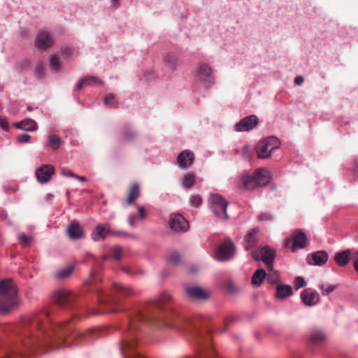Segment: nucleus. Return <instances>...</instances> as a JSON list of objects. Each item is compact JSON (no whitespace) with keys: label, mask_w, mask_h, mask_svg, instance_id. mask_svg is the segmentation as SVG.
<instances>
[{"label":"nucleus","mask_w":358,"mask_h":358,"mask_svg":"<svg viewBox=\"0 0 358 358\" xmlns=\"http://www.w3.org/2000/svg\"><path fill=\"white\" fill-rule=\"evenodd\" d=\"M301 298L304 304L312 306L318 301L319 294L315 290L308 288L301 292Z\"/></svg>","instance_id":"aec40b11"},{"label":"nucleus","mask_w":358,"mask_h":358,"mask_svg":"<svg viewBox=\"0 0 358 358\" xmlns=\"http://www.w3.org/2000/svg\"><path fill=\"white\" fill-rule=\"evenodd\" d=\"M259 118L255 115H250L242 118L236 125V131H250L256 128L259 124Z\"/></svg>","instance_id":"9d476101"},{"label":"nucleus","mask_w":358,"mask_h":358,"mask_svg":"<svg viewBox=\"0 0 358 358\" xmlns=\"http://www.w3.org/2000/svg\"><path fill=\"white\" fill-rule=\"evenodd\" d=\"M194 157L193 152L185 150L178 155L177 162L180 168H186L193 163Z\"/></svg>","instance_id":"412c9836"},{"label":"nucleus","mask_w":358,"mask_h":358,"mask_svg":"<svg viewBox=\"0 0 358 358\" xmlns=\"http://www.w3.org/2000/svg\"><path fill=\"white\" fill-rule=\"evenodd\" d=\"M271 178V173L266 169H259L252 175L244 173L241 176L243 185L248 190H252L257 186L268 185Z\"/></svg>","instance_id":"7ed1b4c3"},{"label":"nucleus","mask_w":358,"mask_h":358,"mask_svg":"<svg viewBox=\"0 0 358 358\" xmlns=\"http://www.w3.org/2000/svg\"><path fill=\"white\" fill-rule=\"evenodd\" d=\"M170 228L176 232H185L189 229V222L178 213L172 214L169 219Z\"/></svg>","instance_id":"9b49d317"},{"label":"nucleus","mask_w":358,"mask_h":358,"mask_svg":"<svg viewBox=\"0 0 358 358\" xmlns=\"http://www.w3.org/2000/svg\"><path fill=\"white\" fill-rule=\"evenodd\" d=\"M290 240H291V238L289 237H288L286 238L285 242V247L287 249L289 248Z\"/></svg>","instance_id":"0e129e2a"},{"label":"nucleus","mask_w":358,"mask_h":358,"mask_svg":"<svg viewBox=\"0 0 358 358\" xmlns=\"http://www.w3.org/2000/svg\"><path fill=\"white\" fill-rule=\"evenodd\" d=\"M306 285V282L303 277L298 276L294 279V287L296 289L303 287Z\"/></svg>","instance_id":"49530a36"},{"label":"nucleus","mask_w":358,"mask_h":358,"mask_svg":"<svg viewBox=\"0 0 358 358\" xmlns=\"http://www.w3.org/2000/svg\"><path fill=\"white\" fill-rule=\"evenodd\" d=\"M136 137V134L130 129H125L122 132L120 141L123 142H131Z\"/></svg>","instance_id":"f704fd0d"},{"label":"nucleus","mask_w":358,"mask_h":358,"mask_svg":"<svg viewBox=\"0 0 358 358\" xmlns=\"http://www.w3.org/2000/svg\"><path fill=\"white\" fill-rule=\"evenodd\" d=\"M137 218L136 215H129L128 216V222L131 227H135V219Z\"/></svg>","instance_id":"13d9d810"},{"label":"nucleus","mask_w":358,"mask_h":358,"mask_svg":"<svg viewBox=\"0 0 358 358\" xmlns=\"http://www.w3.org/2000/svg\"><path fill=\"white\" fill-rule=\"evenodd\" d=\"M319 288L322 290V294L323 295H327L333 292L336 287L334 285H328L326 287L324 285H320Z\"/></svg>","instance_id":"de8ad7c7"},{"label":"nucleus","mask_w":358,"mask_h":358,"mask_svg":"<svg viewBox=\"0 0 358 358\" xmlns=\"http://www.w3.org/2000/svg\"><path fill=\"white\" fill-rule=\"evenodd\" d=\"M112 291L113 294H117L122 296H129L134 294L131 287L117 282L113 283Z\"/></svg>","instance_id":"4be33fe9"},{"label":"nucleus","mask_w":358,"mask_h":358,"mask_svg":"<svg viewBox=\"0 0 358 358\" xmlns=\"http://www.w3.org/2000/svg\"><path fill=\"white\" fill-rule=\"evenodd\" d=\"M17 289L11 278L0 280V313L10 311L17 303Z\"/></svg>","instance_id":"f03ea898"},{"label":"nucleus","mask_w":358,"mask_h":358,"mask_svg":"<svg viewBox=\"0 0 358 358\" xmlns=\"http://www.w3.org/2000/svg\"><path fill=\"white\" fill-rule=\"evenodd\" d=\"M242 156L243 158L249 159L250 158V149L248 145H245L243 148Z\"/></svg>","instance_id":"864d4df0"},{"label":"nucleus","mask_w":358,"mask_h":358,"mask_svg":"<svg viewBox=\"0 0 358 358\" xmlns=\"http://www.w3.org/2000/svg\"><path fill=\"white\" fill-rule=\"evenodd\" d=\"M98 337L97 330H88L86 331L78 332L75 335V338L78 340L77 343L88 342Z\"/></svg>","instance_id":"5701e85b"},{"label":"nucleus","mask_w":358,"mask_h":358,"mask_svg":"<svg viewBox=\"0 0 358 358\" xmlns=\"http://www.w3.org/2000/svg\"><path fill=\"white\" fill-rule=\"evenodd\" d=\"M215 76L212 68L206 63H199L195 70V81L206 88L215 84Z\"/></svg>","instance_id":"20e7f679"},{"label":"nucleus","mask_w":358,"mask_h":358,"mask_svg":"<svg viewBox=\"0 0 358 358\" xmlns=\"http://www.w3.org/2000/svg\"><path fill=\"white\" fill-rule=\"evenodd\" d=\"M353 172L355 176L358 177V158L355 162Z\"/></svg>","instance_id":"680f3d73"},{"label":"nucleus","mask_w":358,"mask_h":358,"mask_svg":"<svg viewBox=\"0 0 358 358\" xmlns=\"http://www.w3.org/2000/svg\"><path fill=\"white\" fill-rule=\"evenodd\" d=\"M304 81L303 77L301 76H296L294 78V83L297 85H301Z\"/></svg>","instance_id":"bf43d9fd"},{"label":"nucleus","mask_w":358,"mask_h":358,"mask_svg":"<svg viewBox=\"0 0 358 358\" xmlns=\"http://www.w3.org/2000/svg\"><path fill=\"white\" fill-rule=\"evenodd\" d=\"M0 127L5 131L8 130L9 126L6 119L0 117Z\"/></svg>","instance_id":"5fc2aeb1"},{"label":"nucleus","mask_w":358,"mask_h":358,"mask_svg":"<svg viewBox=\"0 0 358 358\" xmlns=\"http://www.w3.org/2000/svg\"><path fill=\"white\" fill-rule=\"evenodd\" d=\"M327 340V334L321 329H315L313 330L310 336V341L314 345H320L326 342Z\"/></svg>","instance_id":"b1692460"},{"label":"nucleus","mask_w":358,"mask_h":358,"mask_svg":"<svg viewBox=\"0 0 358 358\" xmlns=\"http://www.w3.org/2000/svg\"><path fill=\"white\" fill-rule=\"evenodd\" d=\"M224 287L226 289L232 294H235L239 292L240 289L236 285V284L231 280H227L224 282Z\"/></svg>","instance_id":"58836bf2"},{"label":"nucleus","mask_w":358,"mask_h":358,"mask_svg":"<svg viewBox=\"0 0 358 358\" xmlns=\"http://www.w3.org/2000/svg\"><path fill=\"white\" fill-rule=\"evenodd\" d=\"M15 127L17 129L29 131H36L38 128L37 123L29 118L16 122Z\"/></svg>","instance_id":"a878e982"},{"label":"nucleus","mask_w":358,"mask_h":358,"mask_svg":"<svg viewBox=\"0 0 358 358\" xmlns=\"http://www.w3.org/2000/svg\"><path fill=\"white\" fill-rule=\"evenodd\" d=\"M257 234H258V229H252L246 236L245 238V248L246 250H249L250 248H252L257 240Z\"/></svg>","instance_id":"c85d7f7f"},{"label":"nucleus","mask_w":358,"mask_h":358,"mask_svg":"<svg viewBox=\"0 0 358 358\" xmlns=\"http://www.w3.org/2000/svg\"><path fill=\"white\" fill-rule=\"evenodd\" d=\"M114 101V96L112 94H108L104 96V103L106 105H111Z\"/></svg>","instance_id":"603ef678"},{"label":"nucleus","mask_w":358,"mask_h":358,"mask_svg":"<svg viewBox=\"0 0 358 358\" xmlns=\"http://www.w3.org/2000/svg\"><path fill=\"white\" fill-rule=\"evenodd\" d=\"M53 300L59 306H66L73 302L74 295L65 289L57 290L53 294Z\"/></svg>","instance_id":"ddd939ff"},{"label":"nucleus","mask_w":358,"mask_h":358,"mask_svg":"<svg viewBox=\"0 0 358 358\" xmlns=\"http://www.w3.org/2000/svg\"><path fill=\"white\" fill-rule=\"evenodd\" d=\"M50 65L52 69L59 71L61 66L59 59L55 55H52L50 59Z\"/></svg>","instance_id":"ea45409f"},{"label":"nucleus","mask_w":358,"mask_h":358,"mask_svg":"<svg viewBox=\"0 0 358 358\" xmlns=\"http://www.w3.org/2000/svg\"><path fill=\"white\" fill-rule=\"evenodd\" d=\"M272 217L270 213H262L259 216V220L262 221H267L271 220Z\"/></svg>","instance_id":"6e6d98bb"},{"label":"nucleus","mask_w":358,"mask_h":358,"mask_svg":"<svg viewBox=\"0 0 358 358\" xmlns=\"http://www.w3.org/2000/svg\"><path fill=\"white\" fill-rule=\"evenodd\" d=\"M73 178H75L80 180V181H83V182L86 181V178L84 177V176H78V175L75 174Z\"/></svg>","instance_id":"e2e57ef3"},{"label":"nucleus","mask_w":358,"mask_h":358,"mask_svg":"<svg viewBox=\"0 0 358 358\" xmlns=\"http://www.w3.org/2000/svg\"><path fill=\"white\" fill-rule=\"evenodd\" d=\"M266 273L263 268L257 269L252 277V283L256 287H259L264 279H266Z\"/></svg>","instance_id":"7c9ffc66"},{"label":"nucleus","mask_w":358,"mask_h":358,"mask_svg":"<svg viewBox=\"0 0 358 358\" xmlns=\"http://www.w3.org/2000/svg\"><path fill=\"white\" fill-rule=\"evenodd\" d=\"M138 210L139 213L138 218L141 220H143L145 218V210L143 206H138Z\"/></svg>","instance_id":"4d7b16f0"},{"label":"nucleus","mask_w":358,"mask_h":358,"mask_svg":"<svg viewBox=\"0 0 358 358\" xmlns=\"http://www.w3.org/2000/svg\"><path fill=\"white\" fill-rule=\"evenodd\" d=\"M66 233L71 239H80L84 235L81 226L76 220H73L70 222L66 228Z\"/></svg>","instance_id":"6ab92c4d"},{"label":"nucleus","mask_w":358,"mask_h":358,"mask_svg":"<svg viewBox=\"0 0 358 358\" xmlns=\"http://www.w3.org/2000/svg\"><path fill=\"white\" fill-rule=\"evenodd\" d=\"M102 81L100 80L97 77L94 76H89L83 77L80 79L79 83L76 85V89L80 90L85 85H92L94 84H102Z\"/></svg>","instance_id":"cd10ccee"},{"label":"nucleus","mask_w":358,"mask_h":358,"mask_svg":"<svg viewBox=\"0 0 358 358\" xmlns=\"http://www.w3.org/2000/svg\"><path fill=\"white\" fill-rule=\"evenodd\" d=\"M267 270L268 273H266V280L271 284L276 283L279 278L277 271H274L273 267L271 269L267 268Z\"/></svg>","instance_id":"4c0bfd02"},{"label":"nucleus","mask_w":358,"mask_h":358,"mask_svg":"<svg viewBox=\"0 0 358 358\" xmlns=\"http://www.w3.org/2000/svg\"><path fill=\"white\" fill-rule=\"evenodd\" d=\"M61 173L64 176L74 177L75 173H73L71 170L68 169L66 167H62L60 169Z\"/></svg>","instance_id":"3c124183"},{"label":"nucleus","mask_w":358,"mask_h":358,"mask_svg":"<svg viewBox=\"0 0 358 358\" xmlns=\"http://www.w3.org/2000/svg\"><path fill=\"white\" fill-rule=\"evenodd\" d=\"M55 173V168L50 164L42 165L36 170L35 174L38 182L45 183L48 182Z\"/></svg>","instance_id":"2eb2a0df"},{"label":"nucleus","mask_w":358,"mask_h":358,"mask_svg":"<svg viewBox=\"0 0 358 358\" xmlns=\"http://www.w3.org/2000/svg\"><path fill=\"white\" fill-rule=\"evenodd\" d=\"M140 196V187L138 183H132L129 189V194L126 199L127 205H131Z\"/></svg>","instance_id":"bb28decb"},{"label":"nucleus","mask_w":358,"mask_h":358,"mask_svg":"<svg viewBox=\"0 0 358 358\" xmlns=\"http://www.w3.org/2000/svg\"><path fill=\"white\" fill-rule=\"evenodd\" d=\"M52 43V39L48 32L44 31L38 32L35 41L36 46L38 49H47L50 47Z\"/></svg>","instance_id":"a211bd4d"},{"label":"nucleus","mask_w":358,"mask_h":358,"mask_svg":"<svg viewBox=\"0 0 358 358\" xmlns=\"http://www.w3.org/2000/svg\"><path fill=\"white\" fill-rule=\"evenodd\" d=\"M275 256V251L268 246H260L252 252L253 258L257 261H262L267 268H272Z\"/></svg>","instance_id":"0eeeda50"},{"label":"nucleus","mask_w":358,"mask_h":358,"mask_svg":"<svg viewBox=\"0 0 358 358\" xmlns=\"http://www.w3.org/2000/svg\"><path fill=\"white\" fill-rule=\"evenodd\" d=\"M172 300V296L168 293H163L159 298L155 302V307L162 309V307Z\"/></svg>","instance_id":"72a5a7b5"},{"label":"nucleus","mask_w":358,"mask_h":358,"mask_svg":"<svg viewBox=\"0 0 358 358\" xmlns=\"http://www.w3.org/2000/svg\"><path fill=\"white\" fill-rule=\"evenodd\" d=\"M108 258V257L107 255H103V260H106Z\"/></svg>","instance_id":"338daca9"},{"label":"nucleus","mask_w":358,"mask_h":358,"mask_svg":"<svg viewBox=\"0 0 358 358\" xmlns=\"http://www.w3.org/2000/svg\"><path fill=\"white\" fill-rule=\"evenodd\" d=\"M48 143H49L50 147L53 150H56L60 147V145L62 144V141L59 136H57L56 135H51L49 136Z\"/></svg>","instance_id":"e433bc0d"},{"label":"nucleus","mask_w":358,"mask_h":358,"mask_svg":"<svg viewBox=\"0 0 358 358\" xmlns=\"http://www.w3.org/2000/svg\"><path fill=\"white\" fill-rule=\"evenodd\" d=\"M74 270L73 266L69 265L64 268L57 271L55 273V277L58 279H65L69 278Z\"/></svg>","instance_id":"473e14b6"},{"label":"nucleus","mask_w":358,"mask_h":358,"mask_svg":"<svg viewBox=\"0 0 358 358\" xmlns=\"http://www.w3.org/2000/svg\"><path fill=\"white\" fill-rule=\"evenodd\" d=\"M94 278H95L94 273V272H92L91 273L90 277L85 281V284L87 285H90L92 284L94 281Z\"/></svg>","instance_id":"052dcab7"},{"label":"nucleus","mask_w":358,"mask_h":358,"mask_svg":"<svg viewBox=\"0 0 358 358\" xmlns=\"http://www.w3.org/2000/svg\"><path fill=\"white\" fill-rule=\"evenodd\" d=\"M208 203L215 216L224 220L229 218L227 213L228 202L222 196L217 194H211Z\"/></svg>","instance_id":"423d86ee"},{"label":"nucleus","mask_w":358,"mask_h":358,"mask_svg":"<svg viewBox=\"0 0 358 358\" xmlns=\"http://www.w3.org/2000/svg\"><path fill=\"white\" fill-rule=\"evenodd\" d=\"M164 322L166 327L176 330L190 331L196 342H200L199 340L201 338L208 340L210 336L209 331L201 318L187 319L171 308Z\"/></svg>","instance_id":"f257e3e1"},{"label":"nucleus","mask_w":358,"mask_h":358,"mask_svg":"<svg viewBox=\"0 0 358 358\" xmlns=\"http://www.w3.org/2000/svg\"><path fill=\"white\" fill-rule=\"evenodd\" d=\"M291 295V286L285 285H278L276 288L275 297L280 299H284Z\"/></svg>","instance_id":"2f4dec72"},{"label":"nucleus","mask_w":358,"mask_h":358,"mask_svg":"<svg viewBox=\"0 0 358 358\" xmlns=\"http://www.w3.org/2000/svg\"><path fill=\"white\" fill-rule=\"evenodd\" d=\"M350 251L347 250L338 252L334 257L336 262L341 266H345L350 262Z\"/></svg>","instance_id":"c756f323"},{"label":"nucleus","mask_w":358,"mask_h":358,"mask_svg":"<svg viewBox=\"0 0 358 358\" xmlns=\"http://www.w3.org/2000/svg\"><path fill=\"white\" fill-rule=\"evenodd\" d=\"M20 244L22 245V247L25 248L27 247L29 243H31L32 238L29 236H27L25 234H20L18 237Z\"/></svg>","instance_id":"c03bdc74"},{"label":"nucleus","mask_w":358,"mask_h":358,"mask_svg":"<svg viewBox=\"0 0 358 358\" xmlns=\"http://www.w3.org/2000/svg\"><path fill=\"white\" fill-rule=\"evenodd\" d=\"M235 254V246L232 241L227 238L221 243L216 250V258L219 261H228Z\"/></svg>","instance_id":"6e6552de"},{"label":"nucleus","mask_w":358,"mask_h":358,"mask_svg":"<svg viewBox=\"0 0 358 358\" xmlns=\"http://www.w3.org/2000/svg\"><path fill=\"white\" fill-rule=\"evenodd\" d=\"M309 243V240L302 229H296L292 233V252L305 248Z\"/></svg>","instance_id":"f8f14e48"},{"label":"nucleus","mask_w":358,"mask_h":358,"mask_svg":"<svg viewBox=\"0 0 358 358\" xmlns=\"http://www.w3.org/2000/svg\"><path fill=\"white\" fill-rule=\"evenodd\" d=\"M195 182V175L192 173L185 174L182 180V185L185 188H191Z\"/></svg>","instance_id":"c9c22d12"},{"label":"nucleus","mask_w":358,"mask_h":358,"mask_svg":"<svg viewBox=\"0 0 358 358\" xmlns=\"http://www.w3.org/2000/svg\"><path fill=\"white\" fill-rule=\"evenodd\" d=\"M109 311L115 312V311H117V310L116 309H115V308H111L110 310H109Z\"/></svg>","instance_id":"774afa93"},{"label":"nucleus","mask_w":358,"mask_h":358,"mask_svg":"<svg viewBox=\"0 0 358 358\" xmlns=\"http://www.w3.org/2000/svg\"><path fill=\"white\" fill-rule=\"evenodd\" d=\"M167 259L169 263L176 265L180 262V255L178 252H173L168 256Z\"/></svg>","instance_id":"37998d69"},{"label":"nucleus","mask_w":358,"mask_h":358,"mask_svg":"<svg viewBox=\"0 0 358 358\" xmlns=\"http://www.w3.org/2000/svg\"><path fill=\"white\" fill-rule=\"evenodd\" d=\"M280 146V140L275 136H269L260 141L256 145V152L259 159H267L273 151Z\"/></svg>","instance_id":"39448f33"},{"label":"nucleus","mask_w":358,"mask_h":358,"mask_svg":"<svg viewBox=\"0 0 358 358\" xmlns=\"http://www.w3.org/2000/svg\"><path fill=\"white\" fill-rule=\"evenodd\" d=\"M122 270H123V271H124V272H125V273H129V268H128L123 267V268H122Z\"/></svg>","instance_id":"69168bd1"},{"label":"nucleus","mask_w":358,"mask_h":358,"mask_svg":"<svg viewBox=\"0 0 358 358\" xmlns=\"http://www.w3.org/2000/svg\"><path fill=\"white\" fill-rule=\"evenodd\" d=\"M189 201L190 206L192 207L198 208L201 205L203 200L201 196L197 194L191 196L189 197Z\"/></svg>","instance_id":"a19ab883"},{"label":"nucleus","mask_w":358,"mask_h":358,"mask_svg":"<svg viewBox=\"0 0 358 358\" xmlns=\"http://www.w3.org/2000/svg\"><path fill=\"white\" fill-rule=\"evenodd\" d=\"M122 254V250L119 245L114 246L111 250V256L116 260H119L121 258Z\"/></svg>","instance_id":"79ce46f5"},{"label":"nucleus","mask_w":358,"mask_h":358,"mask_svg":"<svg viewBox=\"0 0 358 358\" xmlns=\"http://www.w3.org/2000/svg\"><path fill=\"white\" fill-rule=\"evenodd\" d=\"M30 138V135L27 134H22L17 136V140L20 143H27L29 142Z\"/></svg>","instance_id":"09e8293b"},{"label":"nucleus","mask_w":358,"mask_h":358,"mask_svg":"<svg viewBox=\"0 0 358 358\" xmlns=\"http://www.w3.org/2000/svg\"><path fill=\"white\" fill-rule=\"evenodd\" d=\"M108 234H113L120 237H129L132 238H136L135 235L127 234L126 232L124 231H118L113 233L110 230L108 224H98L94 231L92 234V237L94 241H98L99 240L104 239Z\"/></svg>","instance_id":"1a4fd4ad"},{"label":"nucleus","mask_w":358,"mask_h":358,"mask_svg":"<svg viewBox=\"0 0 358 358\" xmlns=\"http://www.w3.org/2000/svg\"><path fill=\"white\" fill-rule=\"evenodd\" d=\"M355 270L358 272V250L354 252L351 257Z\"/></svg>","instance_id":"8fccbe9b"},{"label":"nucleus","mask_w":358,"mask_h":358,"mask_svg":"<svg viewBox=\"0 0 358 358\" xmlns=\"http://www.w3.org/2000/svg\"><path fill=\"white\" fill-rule=\"evenodd\" d=\"M328 254L324 250H320L308 255L306 262L310 265L322 266L328 260Z\"/></svg>","instance_id":"dca6fc26"},{"label":"nucleus","mask_w":358,"mask_h":358,"mask_svg":"<svg viewBox=\"0 0 358 358\" xmlns=\"http://www.w3.org/2000/svg\"><path fill=\"white\" fill-rule=\"evenodd\" d=\"M35 74L38 79H41L44 77L45 71L44 66L42 64H38L36 66Z\"/></svg>","instance_id":"a18cd8bd"},{"label":"nucleus","mask_w":358,"mask_h":358,"mask_svg":"<svg viewBox=\"0 0 358 358\" xmlns=\"http://www.w3.org/2000/svg\"><path fill=\"white\" fill-rule=\"evenodd\" d=\"M162 61L164 66L171 72L176 71L178 67L182 65V61L179 56L173 52L165 53L163 55Z\"/></svg>","instance_id":"4468645a"},{"label":"nucleus","mask_w":358,"mask_h":358,"mask_svg":"<svg viewBox=\"0 0 358 358\" xmlns=\"http://www.w3.org/2000/svg\"><path fill=\"white\" fill-rule=\"evenodd\" d=\"M185 293L192 299L203 300L209 297V293L198 286H187L185 288Z\"/></svg>","instance_id":"f3484780"},{"label":"nucleus","mask_w":358,"mask_h":358,"mask_svg":"<svg viewBox=\"0 0 358 358\" xmlns=\"http://www.w3.org/2000/svg\"><path fill=\"white\" fill-rule=\"evenodd\" d=\"M96 295L99 303L103 305L112 306L118 302V299L115 296L112 295H108L103 291L99 289H96Z\"/></svg>","instance_id":"393cba45"}]
</instances>
